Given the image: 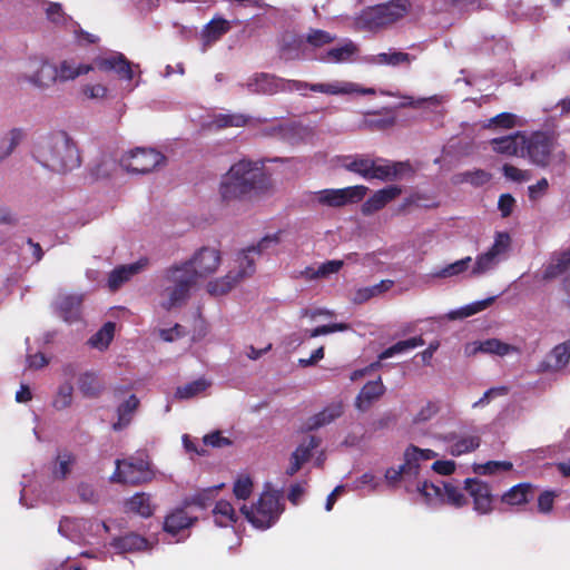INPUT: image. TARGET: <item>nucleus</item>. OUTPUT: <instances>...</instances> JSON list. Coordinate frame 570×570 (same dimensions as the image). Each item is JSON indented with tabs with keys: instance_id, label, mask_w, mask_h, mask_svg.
Segmentation results:
<instances>
[{
	"instance_id": "f257e3e1",
	"label": "nucleus",
	"mask_w": 570,
	"mask_h": 570,
	"mask_svg": "<svg viewBox=\"0 0 570 570\" xmlns=\"http://www.w3.org/2000/svg\"><path fill=\"white\" fill-rule=\"evenodd\" d=\"M195 285V275L188 269V264H173L163 271L156 282L157 306L165 312L183 307Z\"/></svg>"
},
{
	"instance_id": "f03ea898",
	"label": "nucleus",
	"mask_w": 570,
	"mask_h": 570,
	"mask_svg": "<svg viewBox=\"0 0 570 570\" xmlns=\"http://www.w3.org/2000/svg\"><path fill=\"white\" fill-rule=\"evenodd\" d=\"M265 175L257 163L242 159L222 176L219 196L226 204L245 199L264 189Z\"/></svg>"
},
{
	"instance_id": "7ed1b4c3",
	"label": "nucleus",
	"mask_w": 570,
	"mask_h": 570,
	"mask_svg": "<svg viewBox=\"0 0 570 570\" xmlns=\"http://www.w3.org/2000/svg\"><path fill=\"white\" fill-rule=\"evenodd\" d=\"M33 157L43 167L57 173H66L80 166L78 148L65 131L40 137L36 142Z\"/></svg>"
},
{
	"instance_id": "20e7f679",
	"label": "nucleus",
	"mask_w": 570,
	"mask_h": 570,
	"mask_svg": "<svg viewBox=\"0 0 570 570\" xmlns=\"http://www.w3.org/2000/svg\"><path fill=\"white\" fill-rule=\"evenodd\" d=\"M278 243V234L268 235L256 247L253 246L239 253L236 258L238 272L229 271L225 276L209 281L206 285L207 293L212 296L227 294L240 279L254 274L255 256Z\"/></svg>"
},
{
	"instance_id": "39448f33",
	"label": "nucleus",
	"mask_w": 570,
	"mask_h": 570,
	"mask_svg": "<svg viewBox=\"0 0 570 570\" xmlns=\"http://www.w3.org/2000/svg\"><path fill=\"white\" fill-rule=\"evenodd\" d=\"M409 0H391L364 9L356 23L362 29L376 30L387 27L402 19L410 10Z\"/></svg>"
},
{
	"instance_id": "423d86ee",
	"label": "nucleus",
	"mask_w": 570,
	"mask_h": 570,
	"mask_svg": "<svg viewBox=\"0 0 570 570\" xmlns=\"http://www.w3.org/2000/svg\"><path fill=\"white\" fill-rule=\"evenodd\" d=\"M108 531L105 522L79 517H63L58 527L62 537L79 544H94Z\"/></svg>"
},
{
	"instance_id": "0eeeda50",
	"label": "nucleus",
	"mask_w": 570,
	"mask_h": 570,
	"mask_svg": "<svg viewBox=\"0 0 570 570\" xmlns=\"http://www.w3.org/2000/svg\"><path fill=\"white\" fill-rule=\"evenodd\" d=\"M282 495L276 491H265L256 504L240 507V512L256 529L271 528L283 512Z\"/></svg>"
},
{
	"instance_id": "6e6552de",
	"label": "nucleus",
	"mask_w": 570,
	"mask_h": 570,
	"mask_svg": "<svg viewBox=\"0 0 570 570\" xmlns=\"http://www.w3.org/2000/svg\"><path fill=\"white\" fill-rule=\"evenodd\" d=\"M55 76V63L43 55H31L21 62L17 80L36 89L47 90L56 83Z\"/></svg>"
},
{
	"instance_id": "1a4fd4ad",
	"label": "nucleus",
	"mask_w": 570,
	"mask_h": 570,
	"mask_svg": "<svg viewBox=\"0 0 570 570\" xmlns=\"http://www.w3.org/2000/svg\"><path fill=\"white\" fill-rule=\"evenodd\" d=\"M512 247V238L507 232H497L492 245L479 254L471 267V276L480 277L493 271L508 259Z\"/></svg>"
},
{
	"instance_id": "9d476101",
	"label": "nucleus",
	"mask_w": 570,
	"mask_h": 570,
	"mask_svg": "<svg viewBox=\"0 0 570 570\" xmlns=\"http://www.w3.org/2000/svg\"><path fill=\"white\" fill-rule=\"evenodd\" d=\"M415 490L424 499L425 503L432 507L446 503L461 508L468 502L461 488L452 482L442 480L436 482H417Z\"/></svg>"
},
{
	"instance_id": "9b49d317",
	"label": "nucleus",
	"mask_w": 570,
	"mask_h": 570,
	"mask_svg": "<svg viewBox=\"0 0 570 570\" xmlns=\"http://www.w3.org/2000/svg\"><path fill=\"white\" fill-rule=\"evenodd\" d=\"M243 87L252 94L275 95L298 91L305 96L307 83L301 80L284 79L267 72H258L248 77Z\"/></svg>"
},
{
	"instance_id": "f8f14e48",
	"label": "nucleus",
	"mask_w": 570,
	"mask_h": 570,
	"mask_svg": "<svg viewBox=\"0 0 570 570\" xmlns=\"http://www.w3.org/2000/svg\"><path fill=\"white\" fill-rule=\"evenodd\" d=\"M154 473L147 456L116 460V470L110 476L114 483L139 484L153 480Z\"/></svg>"
},
{
	"instance_id": "ddd939ff",
	"label": "nucleus",
	"mask_w": 570,
	"mask_h": 570,
	"mask_svg": "<svg viewBox=\"0 0 570 570\" xmlns=\"http://www.w3.org/2000/svg\"><path fill=\"white\" fill-rule=\"evenodd\" d=\"M91 65H94V69H98L102 72H114L120 80L128 82L135 79V69H138V66H134L121 52L117 51L105 52L95 57ZM138 85L139 81L128 83L126 89L130 92L138 87Z\"/></svg>"
},
{
	"instance_id": "4468645a",
	"label": "nucleus",
	"mask_w": 570,
	"mask_h": 570,
	"mask_svg": "<svg viewBox=\"0 0 570 570\" xmlns=\"http://www.w3.org/2000/svg\"><path fill=\"white\" fill-rule=\"evenodd\" d=\"M165 163V156L153 148H136L121 158V167L129 173L146 174Z\"/></svg>"
},
{
	"instance_id": "2eb2a0df",
	"label": "nucleus",
	"mask_w": 570,
	"mask_h": 570,
	"mask_svg": "<svg viewBox=\"0 0 570 570\" xmlns=\"http://www.w3.org/2000/svg\"><path fill=\"white\" fill-rule=\"evenodd\" d=\"M524 157H528L537 166H548L553 149L552 139L547 134L537 131L529 136L524 134Z\"/></svg>"
},
{
	"instance_id": "dca6fc26",
	"label": "nucleus",
	"mask_w": 570,
	"mask_h": 570,
	"mask_svg": "<svg viewBox=\"0 0 570 570\" xmlns=\"http://www.w3.org/2000/svg\"><path fill=\"white\" fill-rule=\"evenodd\" d=\"M222 263L220 252L214 247H202L194 255L179 264H188V269L195 275V283L198 277H206L217 271Z\"/></svg>"
},
{
	"instance_id": "f3484780",
	"label": "nucleus",
	"mask_w": 570,
	"mask_h": 570,
	"mask_svg": "<svg viewBox=\"0 0 570 570\" xmlns=\"http://www.w3.org/2000/svg\"><path fill=\"white\" fill-rule=\"evenodd\" d=\"M367 187L356 185L340 189H323L315 194L316 200L321 205L331 207H341L348 203H356L364 198L367 193Z\"/></svg>"
},
{
	"instance_id": "a211bd4d",
	"label": "nucleus",
	"mask_w": 570,
	"mask_h": 570,
	"mask_svg": "<svg viewBox=\"0 0 570 570\" xmlns=\"http://www.w3.org/2000/svg\"><path fill=\"white\" fill-rule=\"evenodd\" d=\"M307 83V88L314 92H321L331 96H350V95H374V88H364L352 81L334 80L331 82Z\"/></svg>"
},
{
	"instance_id": "6ab92c4d",
	"label": "nucleus",
	"mask_w": 570,
	"mask_h": 570,
	"mask_svg": "<svg viewBox=\"0 0 570 570\" xmlns=\"http://www.w3.org/2000/svg\"><path fill=\"white\" fill-rule=\"evenodd\" d=\"M464 490L473 500V509L479 514H489L493 510V497L489 485L479 479H466Z\"/></svg>"
},
{
	"instance_id": "aec40b11",
	"label": "nucleus",
	"mask_w": 570,
	"mask_h": 570,
	"mask_svg": "<svg viewBox=\"0 0 570 570\" xmlns=\"http://www.w3.org/2000/svg\"><path fill=\"white\" fill-rule=\"evenodd\" d=\"M570 361V340L556 345L539 363L537 373H558L563 371Z\"/></svg>"
},
{
	"instance_id": "412c9836",
	"label": "nucleus",
	"mask_w": 570,
	"mask_h": 570,
	"mask_svg": "<svg viewBox=\"0 0 570 570\" xmlns=\"http://www.w3.org/2000/svg\"><path fill=\"white\" fill-rule=\"evenodd\" d=\"M321 440L314 435L305 436L292 453L289 465L286 470L288 475H294L302 465L311 460L315 450L320 448Z\"/></svg>"
},
{
	"instance_id": "4be33fe9",
	"label": "nucleus",
	"mask_w": 570,
	"mask_h": 570,
	"mask_svg": "<svg viewBox=\"0 0 570 570\" xmlns=\"http://www.w3.org/2000/svg\"><path fill=\"white\" fill-rule=\"evenodd\" d=\"M358 53V47L351 40H344L336 46L320 51L315 58L325 63H345L353 61V58Z\"/></svg>"
},
{
	"instance_id": "5701e85b",
	"label": "nucleus",
	"mask_w": 570,
	"mask_h": 570,
	"mask_svg": "<svg viewBox=\"0 0 570 570\" xmlns=\"http://www.w3.org/2000/svg\"><path fill=\"white\" fill-rule=\"evenodd\" d=\"M436 456L438 453L430 449H420L415 445H409L403 454V465L407 470V476H413L414 482L420 481L419 473L421 462L432 460Z\"/></svg>"
},
{
	"instance_id": "b1692460",
	"label": "nucleus",
	"mask_w": 570,
	"mask_h": 570,
	"mask_svg": "<svg viewBox=\"0 0 570 570\" xmlns=\"http://www.w3.org/2000/svg\"><path fill=\"white\" fill-rule=\"evenodd\" d=\"M448 444V450L451 455L460 456L475 451L481 443V439L476 434H464L458 435L455 433H449L443 438Z\"/></svg>"
},
{
	"instance_id": "393cba45",
	"label": "nucleus",
	"mask_w": 570,
	"mask_h": 570,
	"mask_svg": "<svg viewBox=\"0 0 570 570\" xmlns=\"http://www.w3.org/2000/svg\"><path fill=\"white\" fill-rule=\"evenodd\" d=\"M524 134L520 131L491 140L492 148L495 153L522 158H524Z\"/></svg>"
},
{
	"instance_id": "a878e982",
	"label": "nucleus",
	"mask_w": 570,
	"mask_h": 570,
	"mask_svg": "<svg viewBox=\"0 0 570 570\" xmlns=\"http://www.w3.org/2000/svg\"><path fill=\"white\" fill-rule=\"evenodd\" d=\"M56 69V83L57 82H67L77 79L82 75H87L94 70V65L91 63H80L75 59H62L58 65H55Z\"/></svg>"
},
{
	"instance_id": "bb28decb",
	"label": "nucleus",
	"mask_w": 570,
	"mask_h": 570,
	"mask_svg": "<svg viewBox=\"0 0 570 570\" xmlns=\"http://www.w3.org/2000/svg\"><path fill=\"white\" fill-rule=\"evenodd\" d=\"M194 520L185 510L177 509L166 517L164 530L168 534L177 537L176 541L178 542L186 538L184 533L193 524Z\"/></svg>"
},
{
	"instance_id": "cd10ccee",
	"label": "nucleus",
	"mask_w": 570,
	"mask_h": 570,
	"mask_svg": "<svg viewBox=\"0 0 570 570\" xmlns=\"http://www.w3.org/2000/svg\"><path fill=\"white\" fill-rule=\"evenodd\" d=\"M147 259H139L138 262L116 267L108 277L109 289L117 291L131 277L140 273L147 266Z\"/></svg>"
},
{
	"instance_id": "c85d7f7f",
	"label": "nucleus",
	"mask_w": 570,
	"mask_h": 570,
	"mask_svg": "<svg viewBox=\"0 0 570 570\" xmlns=\"http://www.w3.org/2000/svg\"><path fill=\"white\" fill-rule=\"evenodd\" d=\"M82 296L77 294H60L55 306L60 317L72 323L79 318Z\"/></svg>"
},
{
	"instance_id": "c756f323",
	"label": "nucleus",
	"mask_w": 570,
	"mask_h": 570,
	"mask_svg": "<svg viewBox=\"0 0 570 570\" xmlns=\"http://www.w3.org/2000/svg\"><path fill=\"white\" fill-rule=\"evenodd\" d=\"M77 465V455L69 450H59L50 465L51 475L56 480L67 479Z\"/></svg>"
},
{
	"instance_id": "7c9ffc66",
	"label": "nucleus",
	"mask_w": 570,
	"mask_h": 570,
	"mask_svg": "<svg viewBox=\"0 0 570 570\" xmlns=\"http://www.w3.org/2000/svg\"><path fill=\"white\" fill-rule=\"evenodd\" d=\"M402 189L399 186H387L383 189L375 191L363 205L362 213L365 215L373 214L383 208L391 200L401 194Z\"/></svg>"
},
{
	"instance_id": "2f4dec72",
	"label": "nucleus",
	"mask_w": 570,
	"mask_h": 570,
	"mask_svg": "<svg viewBox=\"0 0 570 570\" xmlns=\"http://www.w3.org/2000/svg\"><path fill=\"white\" fill-rule=\"evenodd\" d=\"M384 392L385 386L383 385L380 377L376 381L366 383L356 396V409L362 412L367 411L373 402L379 400L384 394Z\"/></svg>"
},
{
	"instance_id": "473e14b6",
	"label": "nucleus",
	"mask_w": 570,
	"mask_h": 570,
	"mask_svg": "<svg viewBox=\"0 0 570 570\" xmlns=\"http://www.w3.org/2000/svg\"><path fill=\"white\" fill-rule=\"evenodd\" d=\"M415 58L406 52L397 50H389L387 52H381L372 55L366 58V61L375 66H410Z\"/></svg>"
},
{
	"instance_id": "72a5a7b5",
	"label": "nucleus",
	"mask_w": 570,
	"mask_h": 570,
	"mask_svg": "<svg viewBox=\"0 0 570 570\" xmlns=\"http://www.w3.org/2000/svg\"><path fill=\"white\" fill-rule=\"evenodd\" d=\"M230 30V22L224 18L209 21L202 31L203 49L206 50Z\"/></svg>"
},
{
	"instance_id": "f704fd0d",
	"label": "nucleus",
	"mask_w": 570,
	"mask_h": 570,
	"mask_svg": "<svg viewBox=\"0 0 570 570\" xmlns=\"http://www.w3.org/2000/svg\"><path fill=\"white\" fill-rule=\"evenodd\" d=\"M384 480L390 488L395 489L403 485L406 492L410 493L416 492L415 485L419 482H414L413 476H407V470L403 464L397 468H389L384 473Z\"/></svg>"
},
{
	"instance_id": "c9c22d12",
	"label": "nucleus",
	"mask_w": 570,
	"mask_h": 570,
	"mask_svg": "<svg viewBox=\"0 0 570 570\" xmlns=\"http://www.w3.org/2000/svg\"><path fill=\"white\" fill-rule=\"evenodd\" d=\"M570 266V247L554 254L542 272V278L550 281L563 275Z\"/></svg>"
},
{
	"instance_id": "e433bc0d",
	"label": "nucleus",
	"mask_w": 570,
	"mask_h": 570,
	"mask_svg": "<svg viewBox=\"0 0 570 570\" xmlns=\"http://www.w3.org/2000/svg\"><path fill=\"white\" fill-rule=\"evenodd\" d=\"M125 509L127 512L135 513L141 518H149L154 513L155 505L150 494L138 492L125 502Z\"/></svg>"
},
{
	"instance_id": "4c0bfd02",
	"label": "nucleus",
	"mask_w": 570,
	"mask_h": 570,
	"mask_svg": "<svg viewBox=\"0 0 570 570\" xmlns=\"http://www.w3.org/2000/svg\"><path fill=\"white\" fill-rule=\"evenodd\" d=\"M343 413L342 403H332L321 412L311 416L305 423L307 430H316L332 423L335 419L340 417Z\"/></svg>"
},
{
	"instance_id": "58836bf2",
	"label": "nucleus",
	"mask_w": 570,
	"mask_h": 570,
	"mask_svg": "<svg viewBox=\"0 0 570 570\" xmlns=\"http://www.w3.org/2000/svg\"><path fill=\"white\" fill-rule=\"evenodd\" d=\"M534 497V487L530 483H519L510 488L501 497V501L508 505H521Z\"/></svg>"
},
{
	"instance_id": "ea45409f",
	"label": "nucleus",
	"mask_w": 570,
	"mask_h": 570,
	"mask_svg": "<svg viewBox=\"0 0 570 570\" xmlns=\"http://www.w3.org/2000/svg\"><path fill=\"white\" fill-rule=\"evenodd\" d=\"M138 405L139 400L136 395H130L124 401L117 409V421L112 424V429L115 431L126 429L130 424Z\"/></svg>"
},
{
	"instance_id": "a19ab883",
	"label": "nucleus",
	"mask_w": 570,
	"mask_h": 570,
	"mask_svg": "<svg viewBox=\"0 0 570 570\" xmlns=\"http://www.w3.org/2000/svg\"><path fill=\"white\" fill-rule=\"evenodd\" d=\"M112 547L120 552H134L149 549L150 544L141 535L128 533L114 539Z\"/></svg>"
},
{
	"instance_id": "79ce46f5",
	"label": "nucleus",
	"mask_w": 570,
	"mask_h": 570,
	"mask_svg": "<svg viewBox=\"0 0 570 570\" xmlns=\"http://www.w3.org/2000/svg\"><path fill=\"white\" fill-rule=\"evenodd\" d=\"M493 302L494 297H488L485 299L475 301L460 308L450 311L444 317L448 318L449 321L463 320L484 311Z\"/></svg>"
},
{
	"instance_id": "37998d69",
	"label": "nucleus",
	"mask_w": 570,
	"mask_h": 570,
	"mask_svg": "<svg viewBox=\"0 0 570 570\" xmlns=\"http://www.w3.org/2000/svg\"><path fill=\"white\" fill-rule=\"evenodd\" d=\"M493 302L494 297H488L485 299L475 301L460 308L450 311L444 317L448 318L449 321L463 320L484 311Z\"/></svg>"
},
{
	"instance_id": "c03bdc74",
	"label": "nucleus",
	"mask_w": 570,
	"mask_h": 570,
	"mask_svg": "<svg viewBox=\"0 0 570 570\" xmlns=\"http://www.w3.org/2000/svg\"><path fill=\"white\" fill-rule=\"evenodd\" d=\"M344 262L340 259L327 261L321 264L317 268L308 266L301 272V275L306 279L326 278L332 274H336L343 267Z\"/></svg>"
},
{
	"instance_id": "a18cd8bd",
	"label": "nucleus",
	"mask_w": 570,
	"mask_h": 570,
	"mask_svg": "<svg viewBox=\"0 0 570 570\" xmlns=\"http://www.w3.org/2000/svg\"><path fill=\"white\" fill-rule=\"evenodd\" d=\"M381 95L383 96H390V97H399L401 99V102L397 105V108H421L423 105H440L442 102V97L440 96H431L429 98H417L415 99L412 96L409 95H400L397 92L389 91V90H381Z\"/></svg>"
},
{
	"instance_id": "49530a36",
	"label": "nucleus",
	"mask_w": 570,
	"mask_h": 570,
	"mask_svg": "<svg viewBox=\"0 0 570 570\" xmlns=\"http://www.w3.org/2000/svg\"><path fill=\"white\" fill-rule=\"evenodd\" d=\"M424 345V340L421 336L411 337L404 341H399L389 348L384 350L379 355V362L387 360L399 354H403L410 350H414Z\"/></svg>"
},
{
	"instance_id": "de8ad7c7",
	"label": "nucleus",
	"mask_w": 570,
	"mask_h": 570,
	"mask_svg": "<svg viewBox=\"0 0 570 570\" xmlns=\"http://www.w3.org/2000/svg\"><path fill=\"white\" fill-rule=\"evenodd\" d=\"M215 523L219 527L233 525L237 520V514L230 502L220 500L216 503L214 510Z\"/></svg>"
},
{
	"instance_id": "09e8293b",
	"label": "nucleus",
	"mask_w": 570,
	"mask_h": 570,
	"mask_svg": "<svg viewBox=\"0 0 570 570\" xmlns=\"http://www.w3.org/2000/svg\"><path fill=\"white\" fill-rule=\"evenodd\" d=\"M24 137L26 132L21 128H13L9 130L1 140L0 160L8 158L24 139Z\"/></svg>"
},
{
	"instance_id": "8fccbe9b",
	"label": "nucleus",
	"mask_w": 570,
	"mask_h": 570,
	"mask_svg": "<svg viewBox=\"0 0 570 570\" xmlns=\"http://www.w3.org/2000/svg\"><path fill=\"white\" fill-rule=\"evenodd\" d=\"M343 167L346 170L357 174L363 178L370 180L372 158L366 156L346 157L343 163Z\"/></svg>"
},
{
	"instance_id": "3c124183",
	"label": "nucleus",
	"mask_w": 570,
	"mask_h": 570,
	"mask_svg": "<svg viewBox=\"0 0 570 570\" xmlns=\"http://www.w3.org/2000/svg\"><path fill=\"white\" fill-rule=\"evenodd\" d=\"M115 323H106L98 332H96L88 341L90 347L104 351L106 350L115 335Z\"/></svg>"
},
{
	"instance_id": "603ef678",
	"label": "nucleus",
	"mask_w": 570,
	"mask_h": 570,
	"mask_svg": "<svg viewBox=\"0 0 570 570\" xmlns=\"http://www.w3.org/2000/svg\"><path fill=\"white\" fill-rule=\"evenodd\" d=\"M210 383L205 379H198L189 382L183 386H178L175 392V397L179 400H189L204 393Z\"/></svg>"
},
{
	"instance_id": "864d4df0",
	"label": "nucleus",
	"mask_w": 570,
	"mask_h": 570,
	"mask_svg": "<svg viewBox=\"0 0 570 570\" xmlns=\"http://www.w3.org/2000/svg\"><path fill=\"white\" fill-rule=\"evenodd\" d=\"M517 347L507 344L498 338H489L481 341V353L505 356L517 352Z\"/></svg>"
},
{
	"instance_id": "5fc2aeb1",
	"label": "nucleus",
	"mask_w": 570,
	"mask_h": 570,
	"mask_svg": "<svg viewBox=\"0 0 570 570\" xmlns=\"http://www.w3.org/2000/svg\"><path fill=\"white\" fill-rule=\"evenodd\" d=\"M522 125H523V122L517 115L510 114V112H502V114H499V115L490 118L484 124V127L485 128L499 127V128H503V129H511L514 127H520Z\"/></svg>"
},
{
	"instance_id": "6e6d98bb",
	"label": "nucleus",
	"mask_w": 570,
	"mask_h": 570,
	"mask_svg": "<svg viewBox=\"0 0 570 570\" xmlns=\"http://www.w3.org/2000/svg\"><path fill=\"white\" fill-rule=\"evenodd\" d=\"M78 386L80 392L87 396H95L101 391V384L98 376L91 372L80 375Z\"/></svg>"
},
{
	"instance_id": "4d7b16f0",
	"label": "nucleus",
	"mask_w": 570,
	"mask_h": 570,
	"mask_svg": "<svg viewBox=\"0 0 570 570\" xmlns=\"http://www.w3.org/2000/svg\"><path fill=\"white\" fill-rule=\"evenodd\" d=\"M471 262L472 258L470 256H466L441 268L440 271L434 273V276L439 278H449L461 275L462 273L469 269Z\"/></svg>"
},
{
	"instance_id": "13d9d810",
	"label": "nucleus",
	"mask_w": 570,
	"mask_h": 570,
	"mask_svg": "<svg viewBox=\"0 0 570 570\" xmlns=\"http://www.w3.org/2000/svg\"><path fill=\"white\" fill-rule=\"evenodd\" d=\"M248 117L243 114H219L214 119V125L218 128L243 127L248 122Z\"/></svg>"
},
{
	"instance_id": "bf43d9fd",
	"label": "nucleus",
	"mask_w": 570,
	"mask_h": 570,
	"mask_svg": "<svg viewBox=\"0 0 570 570\" xmlns=\"http://www.w3.org/2000/svg\"><path fill=\"white\" fill-rule=\"evenodd\" d=\"M72 393L73 387L71 383L66 382L61 384L58 389V392L53 399L52 405L56 410H65L69 407L72 403Z\"/></svg>"
},
{
	"instance_id": "052dcab7",
	"label": "nucleus",
	"mask_w": 570,
	"mask_h": 570,
	"mask_svg": "<svg viewBox=\"0 0 570 570\" xmlns=\"http://www.w3.org/2000/svg\"><path fill=\"white\" fill-rule=\"evenodd\" d=\"M335 36L320 29H311L306 36V42L314 49H320L326 45L332 43Z\"/></svg>"
},
{
	"instance_id": "680f3d73",
	"label": "nucleus",
	"mask_w": 570,
	"mask_h": 570,
	"mask_svg": "<svg viewBox=\"0 0 570 570\" xmlns=\"http://www.w3.org/2000/svg\"><path fill=\"white\" fill-rule=\"evenodd\" d=\"M82 95L90 100H104L109 95V89L102 83H86L81 87Z\"/></svg>"
},
{
	"instance_id": "e2e57ef3",
	"label": "nucleus",
	"mask_w": 570,
	"mask_h": 570,
	"mask_svg": "<svg viewBox=\"0 0 570 570\" xmlns=\"http://www.w3.org/2000/svg\"><path fill=\"white\" fill-rule=\"evenodd\" d=\"M47 19L56 26H65L70 21L66 16L60 3L51 2L46 8Z\"/></svg>"
},
{
	"instance_id": "0e129e2a",
	"label": "nucleus",
	"mask_w": 570,
	"mask_h": 570,
	"mask_svg": "<svg viewBox=\"0 0 570 570\" xmlns=\"http://www.w3.org/2000/svg\"><path fill=\"white\" fill-rule=\"evenodd\" d=\"M234 494L238 500H246L253 491V482L249 476L243 475L238 478L233 488Z\"/></svg>"
},
{
	"instance_id": "69168bd1",
	"label": "nucleus",
	"mask_w": 570,
	"mask_h": 570,
	"mask_svg": "<svg viewBox=\"0 0 570 570\" xmlns=\"http://www.w3.org/2000/svg\"><path fill=\"white\" fill-rule=\"evenodd\" d=\"M509 393V389L507 386H495L491 387L484 392L481 399L472 404L473 409L483 407L490 403L491 400L504 396Z\"/></svg>"
},
{
	"instance_id": "338daca9",
	"label": "nucleus",
	"mask_w": 570,
	"mask_h": 570,
	"mask_svg": "<svg viewBox=\"0 0 570 570\" xmlns=\"http://www.w3.org/2000/svg\"><path fill=\"white\" fill-rule=\"evenodd\" d=\"M390 163L386 160H380L379 163L372 159V168L370 174L371 179L390 180Z\"/></svg>"
},
{
	"instance_id": "774afa93",
	"label": "nucleus",
	"mask_w": 570,
	"mask_h": 570,
	"mask_svg": "<svg viewBox=\"0 0 570 570\" xmlns=\"http://www.w3.org/2000/svg\"><path fill=\"white\" fill-rule=\"evenodd\" d=\"M76 491L82 502L96 503L99 499V495L91 483L80 482L77 484Z\"/></svg>"
}]
</instances>
